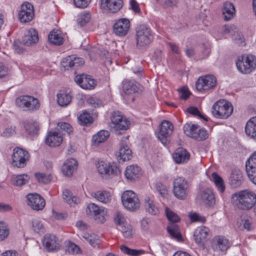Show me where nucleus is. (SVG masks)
Instances as JSON below:
<instances>
[{
	"instance_id": "obj_55",
	"label": "nucleus",
	"mask_w": 256,
	"mask_h": 256,
	"mask_svg": "<svg viewBox=\"0 0 256 256\" xmlns=\"http://www.w3.org/2000/svg\"><path fill=\"white\" fill-rule=\"evenodd\" d=\"M86 241L93 247H98L100 244V240L95 236L86 234L84 236Z\"/></svg>"
},
{
	"instance_id": "obj_4",
	"label": "nucleus",
	"mask_w": 256,
	"mask_h": 256,
	"mask_svg": "<svg viewBox=\"0 0 256 256\" xmlns=\"http://www.w3.org/2000/svg\"><path fill=\"white\" fill-rule=\"evenodd\" d=\"M184 131L187 136L198 142L204 140L208 136V132L197 124H186L184 126Z\"/></svg>"
},
{
	"instance_id": "obj_57",
	"label": "nucleus",
	"mask_w": 256,
	"mask_h": 256,
	"mask_svg": "<svg viewBox=\"0 0 256 256\" xmlns=\"http://www.w3.org/2000/svg\"><path fill=\"white\" fill-rule=\"evenodd\" d=\"M58 127L60 128V130H58V132H65L68 134H70L73 132L72 127L68 123L64 122H60L58 124Z\"/></svg>"
},
{
	"instance_id": "obj_22",
	"label": "nucleus",
	"mask_w": 256,
	"mask_h": 256,
	"mask_svg": "<svg viewBox=\"0 0 256 256\" xmlns=\"http://www.w3.org/2000/svg\"><path fill=\"white\" fill-rule=\"evenodd\" d=\"M126 178L131 182L135 181L142 174L140 168L137 165H130L125 170Z\"/></svg>"
},
{
	"instance_id": "obj_1",
	"label": "nucleus",
	"mask_w": 256,
	"mask_h": 256,
	"mask_svg": "<svg viewBox=\"0 0 256 256\" xmlns=\"http://www.w3.org/2000/svg\"><path fill=\"white\" fill-rule=\"evenodd\" d=\"M236 198L237 207L241 210H248L253 208L256 204V194L248 190H240L234 194L232 198Z\"/></svg>"
},
{
	"instance_id": "obj_50",
	"label": "nucleus",
	"mask_w": 256,
	"mask_h": 256,
	"mask_svg": "<svg viewBox=\"0 0 256 256\" xmlns=\"http://www.w3.org/2000/svg\"><path fill=\"white\" fill-rule=\"evenodd\" d=\"M28 96H29L28 95H24L20 96L18 98H16V106L26 110L27 108V105L28 104Z\"/></svg>"
},
{
	"instance_id": "obj_26",
	"label": "nucleus",
	"mask_w": 256,
	"mask_h": 256,
	"mask_svg": "<svg viewBox=\"0 0 256 256\" xmlns=\"http://www.w3.org/2000/svg\"><path fill=\"white\" fill-rule=\"evenodd\" d=\"M244 181L242 173L240 170H233L230 178V184L233 188L240 186Z\"/></svg>"
},
{
	"instance_id": "obj_63",
	"label": "nucleus",
	"mask_w": 256,
	"mask_h": 256,
	"mask_svg": "<svg viewBox=\"0 0 256 256\" xmlns=\"http://www.w3.org/2000/svg\"><path fill=\"white\" fill-rule=\"evenodd\" d=\"M90 1L91 0H73L74 6L81 8H86Z\"/></svg>"
},
{
	"instance_id": "obj_51",
	"label": "nucleus",
	"mask_w": 256,
	"mask_h": 256,
	"mask_svg": "<svg viewBox=\"0 0 256 256\" xmlns=\"http://www.w3.org/2000/svg\"><path fill=\"white\" fill-rule=\"evenodd\" d=\"M102 209V208H100L96 204L91 203L87 206L86 212L88 214L94 216L96 215H97Z\"/></svg>"
},
{
	"instance_id": "obj_10",
	"label": "nucleus",
	"mask_w": 256,
	"mask_h": 256,
	"mask_svg": "<svg viewBox=\"0 0 256 256\" xmlns=\"http://www.w3.org/2000/svg\"><path fill=\"white\" fill-rule=\"evenodd\" d=\"M216 84V78L212 75L208 74L198 78L196 82V88L200 92L208 90L214 88Z\"/></svg>"
},
{
	"instance_id": "obj_44",
	"label": "nucleus",
	"mask_w": 256,
	"mask_h": 256,
	"mask_svg": "<svg viewBox=\"0 0 256 256\" xmlns=\"http://www.w3.org/2000/svg\"><path fill=\"white\" fill-rule=\"evenodd\" d=\"M28 102V104L26 110L34 112L38 110L40 107V104L38 99L32 96H29Z\"/></svg>"
},
{
	"instance_id": "obj_18",
	"label": "nucleus",
	"mask_w": 256,
	"mask_h": 256,
	"mask_svg": "<svg viewBox=\"0 0 256 256\" xmlns=\"http://www.w3.org/2000/svg\"><path fill=\"white\" fill-rule=\"evenodd\" d=\"M246 168L248 177L256 184V152L246 162Z\"/></svg>"
},
{
	"instance_id": "obj_60",
	"label": "nucleus",
	"mask_w": 256,
	"mask_h": 256,
	"mask_svg": "<svg viewBox=\"0 0 256 256\" xmlns=\"http://www.w3.org/2000/svg\"><path fill=\"white\" fill-rule=\"evenodd\" d=\"M9 234V231L5 224L0 222V241L3 240Z\"/></svg>"
},
{
	"instance_id": "obj_9",
	"label": "nucleus",
	"mask_w": 256,
	"mask_h": 256,
	"mask_svg": "<svg viewBox=\"0 0 256 256\" xmlns=\"http://www.w3.org/2000/svg\"><path fill=\"white\" fill-rule=\"evenodd\" d=\"M158 138L164 146L170 142V137L173 132L174 126L171 122L167 120L162 122L159 126Z\"/></svg>"
},
{
	"instance_id": "obj_25",
	"label": "nucleus",
	"mask_w": 256,
	"mask_h": 256,
	"mask_svg": "<svg viewBox=\"0 0 256 256\" xmlns=\"http://www.w3.org/2000/svg\"><path fill=\"white\" fill-rule=\"evenodd\" d=\"M190 154L185 149L178 148L173 154V158L176 164L186 162L190 159Z\"/></svg>"
},
{
	"instance_id": "obj_5",
	"label": "nucleus",
	"mask_w": 256,
	"mask_h": 256,
	"mask_svg": "<svg viewBox=\"0 0 256 256\" xmlns=\"http://www.w3.org/2000/svg\"><path fill=\"white\" fill-rule=\"evenodd\" d=\"M236 65L240 72L250 74L256 68V57L252 54L242 56L238 58Z\"/></svg>"
},
{
	"instance_id": "obj_53",
	"label": "nucleus",
	"mask_w": 256,
	"mask_h": 256,
	"mask_svg": "<svg viewBox=\"0 0 256 256\" xmlns=\"http://www.w3.org/2000/svg\"><path fill=\"white\" fill-rule=\"evenodd\" d=\"M155 188L157 192L163 197L168 194V187L160 182L156 183Z\"/></svg>"
},
{
	"instance_id": "obj_47",
	"label": "nucleus",
	"mask_w": 256,
	"mask_h": 256,
	"mask_svg": "<svg viewBox=\"0 0 256 256\" xmlns=\"http://www.w3.org/2000/svg\"><path fill=\"white\" fill-rule=\"evenodd\" d=\"M119 229L126 238H130L132 237L134 230L130 224L126 223L120 226Z\"/></svg>"
},
{
	"instance_id": "obj_27",
	"label": "nucleus",
	"mask_w": 256,
	"mask_h": 256,
	"mask_svg": "<svg viewBox=\"0 0 256 256\" xmlns=\"http://www.w3.org/2000/svg\"><path fill=\"white\" fill-rule=\"evenodd\" d=\"M132 151L123 140L120 143V147L118 156V160L122 162L130 160L132 158Z\"/></svg>"
},
{
	"instance_id": "obj_17",
	"label": "nucleus",
	"mask_w": 256,
	"mask_h": 256,
	"mask_svg": "<svg viewBox=\"0 0 256 256\" xmlns=\"http://www.w3.org/2000/svg\"><path fill=\"white\" fill-rule=\"evenodd\" d=\"M122 0H101V8L110 13L118 12L123 6Z\"/></svg>"
},
{
	"instance_id": "obj_49",
	"label": "nucleus",
	"mask_w": 256,
	"mask_h": 256,
	"mask_svg": "<svg viewBox=\"0 0 256 256\" xmlns=\"http://www.w3.org/2000/svg\"><path fill=\"white\" fill-rule=\"evenodd\" d=\"M90 19V14L88 12H84L78 15L77 23L78 25L82 26L86 24Z\"/></svg>"
},
{
	"instance_id": "obj_33",
	"label": "nucleus",
	"mask_w": 256,
	"mask_h": 256,
	"mask_svg": "<svg viewBox=\"0 0 256 256\" xmlns=\"http://www.w3.org/2000/svg\"><path fill=\"white\" fill-rule=\"evenodd\" d=\"M58 104L61 106H66L72 101L70 94L64 90H60L56 95Z\"/></svg>"
},
{
	"instance_id": "obj_36",
	"label": "nucleus",
	"mask_w": 256,
	"mask_h": 256,
	"mask_svg": "<svg viewBox=\"0 0 256 256\" xmlns=\"http://www.w3.org/2000/svg\"><path fill=\"white\" fill-rule=\"evenodd\" d=\"M92 196L104 204L110 202L112 198L110 192L106 190L98 191L92 193Z\"/></svg>"
},
{
	"instance_id": "obj_64",
	"label": "nucleus",
	"mask_w": 256,
	"mask_h": 256,
	"mask_svg": "<svg viewBox=\"0 0 256 256\" xmlns=\"http://www.w3.org/2000/svg\"><path fill=\"white\" fill-rule=\"evenodd\" d=\"M86 102L90 106L94 108H98L102 105L101 100L93 98H87Z\"/></svg>"
},
{
	"instance_id": "obj_23",
	"label": "nucleus",
	"mask_w": 256,
	"mask_h": 256,
	"mask_svg": "<svg viewBox=\"0 0 256 256\" xmlns=\"http://www.w3.org/2000/svg\"><path fill=\"white\" fill-rule=\"evenodd\" d=\"M38 40V33L32 28L26 32L22 38V43L26 46H30L36 44Z\"/></svg>"
},
{
	"instance_id": "obj_31",
	"label": "nucleus",
	"mask_w": 256,
	"mask_h": 256,
	"mask_svg": "<svg viewBox=\"0 0 256 256\" xmlns=\"http://www.w3.org/2000/svg\"><path fill=\"white\" fill-rule=\"evenodd\" d=\"M214 246L216 250L226 252L230 247V242L224 237L217 236L214 239Z\"/></svg>"
},
{
	"instance_id": "obj_2",
	"label": "nucleus",
	"mask_w": 256,
	"mask_h": 256,
	"mask_svg": "<svg viewBox=\"0 0 256 256\" xmlns=\"http://www.w3.org/2000/svg\"><path fill=\"white\" fill-rule=\"evenodd\" d=\"M233 112V107L232 104L226 100H218L213 105L212 114L216 118L226 119Z\"/></svg>"
},
{
	"instance_id": "obj_62",
	"label": "nucleus",
	"mask_w": 256,
	"mask_h": 256,
	"mask_svg": "<svg viewBox=\"0 0 256 256\" xmlns=\"http://www.w3.org/2000/svg\"><path fill=\"white\" fill-rule=\"evenodd\" d=\"M106 211L102 208L100 211L94 216V219L96 222L104 223L106 221Z\"/></svg>"
},
{
	"instance_id": "obj_35",
	"label": "nucleus",
	"mask_w": 256,
	"mask_h": 256,
	"mask_svg": "<svg viewBox=\"0 0 256 256\" xmlns=\"http://www.w3.org/2000/svg\"><path fill=\"white\" fill-rule=\"evenodd\" d=\"M167 231L170 236L178 242L183 240L182 234L180 231L178 226L175 224H172L166 228Z\"/></svg>"
},
{
	"instance_id": "obj_56",
	"label": "nucleus",
	"mask_w": 256,
	"mask_h": 256,
	"mask_svg": "<svg viewBox=\"0 0 256 256\" xmlns=\"http://www.w3.org/2000/svg\"><path fill=\"white\" fill-rule=\"evenodd\" d=\"M34 175L38 181L40 183L47 184L52 180L50 174L38 172L36 173Z\"/></svg>"
},
{
	"instance_id": "obj_20",
	"label": "nucleus",
	"mask_w": 256,
	"mask_h": 256,
	"mask_svg": "<svg viewBox=\"0 0 256 256\" xmlns=\"http://www.w3.org/2000/svg\"><path fill=\"white\" fill-rule=\"evenodd\" d=\"M84 64L83 58H77L74 55L69 56L64 58L62 61V65L65 70H68L69 68H76Z\"/></svg>"
},
{
	"instance_id": "obj_38",
	"label": "nucleus",
	"mask_w": 256,
	"mask_h": 256,
	"mask_svg": "<svg viewBox=\"0 0 256 256\" xmlns=\"http://www.w3.org/2000/svg\"><path fill=\"white\" fill-rule=\"evenodd\" d=\"M201 198L203 202L208 206H211L215 203L214 194L210 190L203 191L201 194Z\"/></svg>"
},
{
	"instance_id": "obj_21",
	"label": "nucleus",
	"mask_w": 256,
	"mask_h": 256,
	"mask_svg": "<svg viewBox=\"0 0 256 256\" xmlns=\"http://www.w3.org/2000/svg\"><path fill=\"white\" fill-rule=\"evenodd\" d=\"M63 140L62 134L60 132L50 131L46 138V143L51 147L59 146Z\"/></svg>"
},
{
	"instance_id": "obj_34",
	"label": "nucleus",
	"mask_w": 256,
	"mask_h": 256,
	"mask_svg": "<svg viewBox=\"0 0 256 256\" xmlns=\"http://www.w3.org/2000/svg\"><path fill=\"white\" fill-rule=\"evenodd\" d=\"M24 126L26 132L32 136L37 134L40 130L38 124L34 120L24 121Z\"/></svg>"
},
{
	"instance_id": "obj_40",
	"label": "nucleus",
	"mask_w": 256,
	"mask_h": 256,
	"mask_svg": "<svg viewBox=\"0 0 256 256\" xmlns=\"http://www.w3.org/2000/svg\"><path fill=\"white\" fill-rule=\"evenodd\" d=\"M30 178L27 174H20L12 176L11 181L12 184L17 186H21L25 184Z\"/></svg>"
},
{
	"instance_id": "obj_42",
	"label": "nucleus",
	"mask_w": 256,
	"mask_h": 256,
	"mask_svg": "<svg viewBox=\"0 0 256 256\" xmlns=\"http://www.w3.org/2000/svg\"><path fill=\"white\" fill-rule=\"evenodd\" d=\"M212 178L218 190L220 192H223L226 188L225 184L222 178L216 172L212 174Z\"/></svg>"
},
{
	"instance_id": "obj_46",
	"label": "nucleus",
	"mask_w": 256,
	"mask_h": 256,
	"mask_svg": "<svg viewBox=\"0 0 256 256\" xmlns=\"http://www.w3.org/2000/svg\"><path fill=\"white\" fill-rule=\"evenodd\" d=\"M110 136V132L108 130H100L92 137V140L95 143L99 144L106 140Z\"/></svg>"
},
{
	"instance_id": "obj_28",
	"label": "nucleus",
	"mask_w": 256,
	"mask_h": 256,
	"mask_svg": "<svg viewBox=\"0 0 256 256\" xmlns=\"http://www.w3.org/2000/svg\"><path fill=\"white\" fill-rule=\"evenodd\" d=\"M78 162L74 158L68 159L64 164L62 167V172L67 176H70L76 169Z\"/></svg>"
},
{
	"instance_id": "obj_6",
	"label": "nucleus",
	"mask_w": 256,
	"mask_h": 256,
	"mask_svg": "<svg viewBox=\"0 0 256 256\" xmlns=\"http://www.w3.org/2000/svg\"><path fill=\"white\" fill-rule=\"evenodd\" d=\"M124 208L130 211H136L139 208L140 202L138 196L132 190H126L121 196Z\"/></svg>"
},
{
	"instance_id": "obj_52",
	"label": "nucleus",
	"mask_w": 256,
	"mask_h": 256,
	"mask_svg": "<svg viewBox=\"0 0 256 256\" xmlns=\"http://www.w3.org/2000/svg\"><path fill=\"white\" fill-rule=\"evenodd\" d=\"M165 211L166 216L169 221L174 223H176L178 222L180 220V218L178 216V214L172 210H170L168 208H166Z\"/></svg>"
},
{
	"instance_id": "obj_37",
	"label": "nucleus",
	"mask_w": 256,
	"mask_h": 256,
	"mask_svg": "<svg viewBox=\"0 0 256 256\" xmlns=\"http://www.w3.org/2000/svg\"><path fill=\"white\" fill-rule=\"evenodd\" d=\"M239 226L250 231L252 230V218L246 214H242L238 221Z\"/></svg>"
},
{
	"instance_id": "obj_32",
	"label": "nucleus",
	"mask_w": 256,
	"mask_h": 256,
	"mask_svg": "<svg viewBox=\"0 0 256 256\" xmlns=\"http://www.w3.org/2000/svg\"><path fill=\"white\" fill-rule=\"evenodd\" d=\"M139 84L136 82L126 80L123 82L122 89L126 94H132L138 92Z\"/></svg>"
},
{
	"instance_id": "obj_13",
	"label": "nucleus",
	"mask_w": 256,
	"mask_h": 256,
	"mask_svg": "<svg viewBox=\"0 0 256 256\" xmlns=\"http://www.w3.org/2000/svg\"><path fill=\"white\" fill-rule=\"evenodd\" d=\"M42 244L45 248L50 252H54L60 249V242L54 234H46L42 240Z\"/></svg>"
},
{
	"instance_id": "obj_54",
	"label": "nucleus",
	"mask_w": 256,
	"mask_h": 256,
	"mask_svg": "<svg viewBox=\"0 0 256 256\" xmlns=\"http://www.w3.org/2000/svg\"><path fill=\"white\" fill-rule=\"evenodd\" d=\"M180 0H160V4L164 8H173L178 6Z\"/></svg>"
},
{
	"instance_id": "obj_29",
	"label": "nucleus",
	"mask_w": 256,
	"mask_h": 256,
	"mask_svg": "<svg viewBox=\"0 0 256 256\" xmlns=\"http://www.w3.org/2000/svg\"><path fill=\"white\" fill-rule=\"evenodd\" d=\"M245 132L250 138L256 140V116L252 118L247 122Z\"/></svg>"
},
{
	"instance_id": "obj_19",
	"label": "nucleus",
	"mask_w": 256,
	"mask_h": 256,
	"mask_svg": "<svg viewBox=\"0 0 256 256\" xmlns=\"http://www.w3.org/2000/svg\"><path fill=\"white\" fill-rule=\"evenodd\" d=\"M74 81L84 89H92L96 85L94 80L90 76L85 74L76 76L74 77Z\"/></svg>"
},
{
	"instance_id": "obj_39",
	"label": "nucleus",
	"mask_w": 256,
	"mask_h": 256,
	"mask_svg": "<svg viewBox=\"0 0 256 256\" xmlns=\"http://www.w3.org/2000/svg\"><path fill=\"white\" fill-rule=\"evenodd\" d=\"M78 124L82 126H88L94 122V118L90 114L84 112L78 118Z\"/></svg>"
},
{
	"instance_id": "obj_43",
	"label": "nucleus",
	"mask_w": 256,
	"mask_h": 256,
	"mask_svg": "<svg viewBox=\"0 0 256 256\" xmlns=\"http://www.w3.org/2000/svg\"><path fill=\"white\" fill-rule=\"evenodd\" d=\"M63 198L70 206H72L79 202V198L74 196L68 190H65L63 192Z\"/></svg>"
},
{
	"instance_id": "obj_59",
	"label": "nucleus",
	"mask_w": 256,
	"mask_h": 256,
	"mask_svg": "<svg viewBox=\"0 0 256 256\" xmlns=\"http://www.w3.org/2000/svg\"><path fill=\"white\" fill-rule=\"evenodd\" d=\"M190 220L192 222H200L204 223L206 222V218L204 216L200 215L196 212H191L188 214Z\"/></svg>"
},
{
	"instance_id": "obj_7",
	"label": "nucleus",
	"mask_w": 256,
	"mask_h": 256,
	"mask_svg": "<svg viewBox=\"0 0 256 256\" xmlns=\"http://www.w3.org/2000/svg\"><path fill=\"white\" fill-rule=\"evenodd\" d=\"M29 156L28 151L16 147L13 150L11 164L14 167L23 168L26 166Z\"/></svg>"
},
{
	"instance_id": "obj_15",
	"label": "nucleus",
	"mask_w": 256,
	"mask_h": 256,
	"mask_svg": "<svg viewBox=\"0 0 256 256\" xmlns=\"http://www.w3.org/2000/svg\"><path fill=\"white\" fill-rule=\"evenodd\" d=\"M34 16L33 6L28 2L24 3L21 6V10L18 13V18L22 22L30 21Z\"/></svg>"
},
{
	"instance_id": "obj_48",
	"label": "nucleus",
	"mask_w": 256,
	"mask_h": 256,
	"mask_svg": "<svg viewBox=\"0 0 256 256\" xmlns=\"http://www.w3.org/2000/svg\"><path fill=\"white\" fill-rule=\"evenodd\" d=\"M120 249L122 252L130 256H139L144 252V251L143 250L130 248L124 245L121 246Z\"/></svg>"
},
{
	"instance_id": "obj_61",
	"label": "nucleus",
	"mask_w": 256,
	"mask_h": 256,
	"mask_svg": "<svg viewBox=\"0 0 256 256\" xmlns=\"http://www.w3.org/2000/svg\"><path fill=\"white\" fill-rule=\"evenodd\" d=\"M187 112L189 114H190L194 116H196L200 118H202V119L206 121H208V119L206 118L204 116H202L200 114V112L198 110V108L196 107H194V106L189 107L187 109Z\"/></svg>"
},
{
	"instance_id": "obj_41",
	"label": "nucleus",
	"mask_w": 256,
	"mask_h": 256,
	"mask_svg": "<svg viewBox=\"0 0 256 256\" xmlns=\"http://www.w3.org/2000/svg\"><path fill=\"white\" fill-rule=\"evenodd\" d=\"M48 40L50 42L58 46L62 44L64 38L56 31H52L48 34Z\"/></svg>"
},
{
	"instance_id": "obj_14",
	"label": "nucleus",
	"mask_w": 256,
	"mask_h": 256,
	"mask_svg": "<svg viewBox=\"0 0 256 256\" xmlns=\"http://www.w3.org/2000/svg\"><path fill=\"white\" fill-rule=\"evenodd\" d=\"M130 27V22L128 18H122L114 24V33L118 36H124L128 32Z\"/></svg>"
},
{
	"instance_id": "obj_3",
	"label": "nucleus",
	"mask_w": 256,
	"mask_h": 256,
	"mask_svg": "<svg viewBox=\"0 0 256 256\" xmlns=\"http://www.w3.org/2000/svg\"><path fill=\"white\" fill-rule=\"evenodd\" d=\"M136 46L141 48L148 45L152 41L153 36L150 28L146 25H140L136 28Z\"/></svg>"
},
{
	"instance_id": "obj_58",
	"label": "nucleus",
	"mask_w": 256,
	"mask_h": 256,
	"mask_svg": "<svg viewBox=\"0 0 256 256\" xmlns=\"http://www.w3.org/2000/svg\"><path fill=\"white\" fill-rule=\"evenodd\" d=\"M32 228L34 232L38 234H44V228L43 224L38 220H34L32 222Z\"/></svg>"
},
{
	"instance_id": "obj_11",
	"label": "nucleus",
	"mask_w": 256,
	"mask_h": 256,
	"mask_svg": "<svg viewBox=\"0 0 256 256\" xmlns=\"http://www.w3.org/2000/svg\"><path fill=\"white\" fill-rule=\"evenodd\" d=\"M110 119L112 124L111 127L116 130H126L130 124V122L118 111L112 112Z\"/></svg>"
},
{
	"instance_id": "obj_12",
	"label": "nucleus",
	"mask_w": 256,
	"mask_h": 256,
	"mask_svg": "<svg viewBox=\"0 0 256 256\" xmlns=\"http://www.w3.org/2000/svg\"><path fill=\"white\" fill-rule=\"evenodd\" d=\"M98 172L108 176H112L118 175L121 172L119 166L114 163L105 162H101L98 163L97 167Z\"/></svg>"
},
{
	"instance_id": "obj_8",
	"label": "nucleus",
	"mask_w": 256,
	"mask_h": 256,
	"mask_svg": "<svg viewBox=\"0 0 256 256\" xmlns=\"http://www.w3.org/2000/svg\"><path fill=\"white\" fill-rule=\"evenodd\" d=\"M188 184L182 177L174 179L173 182V193L174 196L179 200H184L188 193Z\"/></svg>"
},
{
	"instance_id": "obj_16",
	"label": "nucleus",
	"mask_w": 256,
	"mask_h": 256,
	"mask_svg": "<svg viewBox=\"0 0 256 256\" xmlns=\"http://www.w3.org/2000/svg\"><path fill=\"white\" fill-rule=\"evenodd\" d=\"M28 205L34 210L38 211L45 206V200L38 194H29L26 196Z\"/></svg>"
},
{
	"instance_id": "obj_24",
	"label": "nucleus",
	"mask_w": 256,
	"mask_h": 256,
	"mask_svg": "<svg viewBox=\"0 0 256 256\" xmlns=\"http://www.w3.org/2000/svg\"><path fill=\"white\" fill-rule=\"evenodd\" d=\"M209 232L210 230L205 226L198 228L196 230L194 237L196 243L200 245H204L207 240Z\"/></svg>"
},
{
	"instance_id": "obj_45",
	"label": "nucleus",
	"mask_w": 256,
	"mask_h": 256,
	"mask_svg": "<svg viewBox=\"0 0 256 256\" xmlns=\"http://www.w3.org/2000/svg\"><path fill=\"white\" fill-rule=\"evenodd\" d=\"M145 202L146 210L150 214L156 216L158 214L159 210L158 208L149 198L145 199Z\"/></svg>"
},
{
	"instance_id": "obj_30",
	"label": "nucleus",
	"mask_w": 256,
	"mask_h": 256,
	"mask_svg": "<svg viewBox=\"0 0 256 256\" xmlns=\"http://www.w3.org/2000/svg\"><path fill=\"white\" fill-rule=\"evenodd\" d=\"M222 14L224 20L226 21L232 18L236 14V9L233 4L229 2H224L222 8Z\"/></svg>"
}]
</instances>
